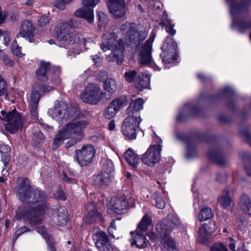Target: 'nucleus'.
Returning a JSON list of instances; mask_svg holds the SVG:
<instances>
[{"mask_svg": "<svg viewBox=\"0 0 251 251\" xmlns=\"http://www.w3.org/2000/svg\"><path fill=\"white\" fill-rule=\"evenodd\" d=\"M17 187L15 188L16 195L22 202L26 204L19 207L15 211V217L20 220L29 222L34 226L40 223L42 217L46 214L54 213L50 216L52 221L57 225L65 226L67 222V211L65 207H59L53 210L49 208L47 198L43 191L33 190L29 186L28 180L19 178L17 180Z\"/></svg>", "mask_w": 251, "mask_h": 251, "instance_id": "1", "label": "nucleus"}, {"mask_svg": "<svg viewBox=\"0 0 251 251\" xmlns=\"http://www.w3.org/2000/svg\"><path fill=\"white\" fill-rule=\"evenodd\" d=\"M88 125L84 120H74L65 125L56 135L53 148H57L66 139L72 138L66 144L69 148L80 141L84 136V131Z\"/></svg>", "mask_w": 251, "mask_h": 251, "instance_id": "2", "label": "nucleus"}, {"mask_svg": "<svg viewBox=\"0 0 251 251\" xmlns=\"http://www.w3.org/2000/svg\"><path fill=\"white\" fill-rule=\"evenodd\" d=\"M56 39L60 42V46L69 49L68 55L75 57L80 53L81 47H85L86 41L81 35L73 33L70 31L68 24H63L55 30Z\"/></svg>", "mask_w": 251, "mask_h": 251, "instance_id": "3", "label": "nucleus"}, {"mask_svg": "<svg viewBox=\"0 0 251 251\" xmlns=\"http://www.w3.org/2000/svg\"><path fill=\"white\" fill-rule=\"evenodd\" d=\"M229 7L230 13L233 20V25L239 32L247 29H251L250 37L251 40V23L245 21L247 14L248 7L251 0H243L238 2L237 0H226Z\"/></svg>", "mask_w": 251, "mask_h": 251, "instance_id": "4", "label": "nucleus"}, {"mask_svg": "<svg viewBox=\"0 0 251 251\" xmlns=\"http://www.w3.org/2000/svg\"><path fill=\"white\" fill-rule=\"evenodd\" d=\"M77 111L76 107H69L63 101H56L54 105L49 109L48 114L53 119L61 122L63 120L71 119L75 115Z\"/></svg>", "mask_w": 251, "mask_h": 251, "instance_id": "5", "label": "nucleus"}, {"mask_svg": "<svg viewBox=\"0 0 251 251\" xmlns=\"http://www.w3.org/2000/svg\"><path fill=\"white\" fill-rule=\"evenodd\" d=\"M151 220L147 215H145L139 224L135 232H130L131 239L130 242L131 246L136 245L139 249H142L147 246L148 242L146 239L143 233H145L149 226L151 224Z\"/></svg>", "mask_w": 251, "mask_h": 251, "instance_id": "6", "label": "nucleus"}, {"mask_svg": "<svg viewBox=\"0 0 251 251\" xmlns=\"http://www.w3.org/2000/svg\"><path fill=\"white\" fill-rule=\"evenodd\" d=\"M0 118L8 122L5 125V129L11 133L16 132L22 126V120L21 114L16 110L7 112L2 110Z\"/></svg>", "mask_w": 251, "mask_h": 251, "instance_id": "7", "label": "nucleus"}, {"mask_svg": "<svg viewBox=\"0 0 251 251\" xmlns=\"http://www.w3.org/2000/svg\"><path fill=\"white\" fill-rule=\"evenodd\" d=\"M142 120L139 116H129L126 117L122 125V132L124 135L130 140L136 137L137 129Z\"/></svg>", "mask_w": 251, "mask_h": 251, "instance_id": "8", "label": "nucleus"}, {"mask_svg": "<svg viewBox=\"0 0 251 251\" xmlns=\"http://www.w3.org/2000/svg\"><path fill=\"white\" fill-rule=\"evenodd\" d=\"M102 98L100 87L94 83L88 84L81 94V98L84 102L92 104H97Z\"/></svg>", "mask_w": 251, "mask_h": 251, "instance_id": "9", "label": "nucleus"}, {"mask_svg": "<svg viewBox=\"0 0 251 251\" xmlns=\"http://www.w3.org/2000/svg\"><path fill=\"white\" fill-rule=\"evenodd\" d=\"M169 39L170 41L168 42L167 39L164 43L162 48L163 51L161 54L163 61L166 63H171L176 59L177 56L176 43L172 38Z\"/></svg>", "mask_w": 251, "mask_h": 251, "instance_id": "10", "label": "nucleus"}, {"mask_svg": "<svg viewBox=\"0 0 251 251\" xmlns=\"http://www.w3.org/2000/svg\"><path fill=\"white\" fill-rule=\"evenodd\" d=\"M100 1V0H82L83 7L75 12V16L86 19L89 23H92L94 12L92 8L95 7Z\"/></svg>", "mask_w": 251, "mask_h": 251, "instance_id": "11", "label": "nucleus"}, {"mask_svg": "<svg viewBox=\"0 0 251 251\" xmlns=\"http://www.w3.org/2000/svg\"><path fill=\"white\" fill-rule=\"evenodd\" d=\"M95 154V150L91 145H86L80 150L75 151L76 160L81 166L89 164L92 161Z\"/></svg>", "mask_w": 251, "mask_h": 251, "instance_id": "12", "label": "nucleus"}, {"mask_svg": "<svg viewBox=\"0 0 251 251\" xmlns=\"http://www.w3.org/2000/svg\"><path fill=\"white\" fill-rule=\"evenodd\" d=\"M161 147L160 145L151 146L142 157V162L149 166H153L160 160Z\"/></svg>", "mask_w": 251, "mask_h": 251, "instance_id": "13", "label": "nucleus"}, {"mask_svg": "<svg viewBox=\"0 0 251 251\" xmlns=\"http://www.w3.org/2000/svg\"><path fill=\"white\" fill-rule=\"evenodd\" d=\"M154 39V35L148 40L144 46L142 47L140 53V62L143 65H148L151 61V50L152 43Z\"/></svg>", "mask_w": 251, "mask_h": 251, "instance_id": "14", "label": "nucleus"}, {"mask_svg": "<svg viewBox=\"0 0 251 251\" xmlns=\"http://www.w3.org/2000/svg\"><path fill=\"white\" fill-rule=\"evenodd\" d=\"M128 203L127 200L121 195L113 197L111 199V211L121 214L123 210L127 207Z\"/></svg>", "mask_w": 251, "mask_h": 251, "instance_id": "15", "label": "nucleus"}, {"mask_svg": "<svg viewBox=\"0 0 251 251\" xmlns=\"http://www.w3.org/2000/svg\"><path fill=\"white\" fill-rule=\"evenodd\" d=\"M96 240V245L99 251H110V243L106 233L102 231L97 232L94 235Z\"/></svg>", "mask_w": 251, "mask_h": 251, "instance_id": "16", "label": "nucleus"}, {"mask_svg": "<svg viewBox=\"0 0 251 251\" xmlns=\"http://www.w3.org/2000/svg\"><path fill=\"white\" fill-rule=\"evenodd\" d=\"M34 31V27L30 21H24L21 25L20 32L17 37H23L29 42H32Z\"/></svg>", "mask_w": 251, "mask_h": 251, "instance_id": "17", "label": "nucleus"}, {"mask_svg": "<svg viewBox=\"0 0 251 251\" xmlns=\"http://www.w3.org/2000/svg\"><path fill=\"white\" fill-rule=\"evenodd\" d=\"M216 229V223L213 221H210L208 224H204L199 229V237L200 241L201 243H205L206 241L207 235L214 232Z\"/></svg>", "mask_w": 251, "mask_h": 251, "instance_id": "18", "label": "nucleus"}, {"mask_svg": "<svg viewBox=\"0 0 251 251\" xmlns=\"http://www.w3.org/2000/svg\"><path fill=\"white\" fill-rule=\"evenodd\" d=\"M125 0H111V13L116 18H120L125 14Z\"/></svg>", "mask_w": 251, "mask_h": 251, "instance_id": "19", "label": "nucleus"}, {"mask_svg": "<svg viewBox=\"0 0 251 251\" xmlns=\"http://www.w3.org/2000/svg\"><path fill=\"white\" fill-rule=\"evenodd\" d=\"M111 54H112L113 61H116L117 64H121L124 59V42L119 40L117 44L112 46Z\"/></svg>", "mask_w": 251, "mask_h": 251, "instance_id": "20", "label": "nucleus"}, {"mask_svg": "<svg viewBox=\"0 0 251 251\" xmlns=\"http://www.w3.org/2000/svg\"><path fill=\"white\" fill-rule=\"evenodd\" d=\"M165 223L166 226L165 227V231L167 234H169L175 227L180 225V221L178 217L174 214H170L168 215L167 220H164L159 223L163 224Z\"/></svg>", "mask_w": 251, "mask_h": 251, "instance_id": "21", "label": "nucleus"}, {"mask_svg": "<svg viewBox=\"0 0 251 251\" xmlns=\"http://www.w3.org/2000/svg\"><path fill=\"white\" fill-rule=\"evenodd\" d=\"M53 89L52 86H41L40 88L35 87L34 90L32 92L30 99L29 101V105L38 106V102L40 98V95L37 90L40 92L45 93L52 91Z\"/></svg>", "mask_w": 251, "mask_h": 251, "instance_id": "22", "label": "nucleus"}, {"mask_svg": "<svg viewBox=\"0 0 251 251\" xmlns=\"http://www.w3.org/2000/svg\"><path fill=\"white\" fill-rule=\"evenodd\" d=\"M150 77L149 74L140 73L135 80L136 88L140 91L148 88L150 85Z\"/></svg>", "mask_w": 251, "mask_h": 251, "instance_id": "23", "label": "nucleus"}, {"mask_svg": "<svg viewBox=\"0 0 251 251\" xmlns=\"http://www.w3.org/2000/svg\"><path fill=\"white\" fill-rule=\"evenodd\" d=\"M144 103V101L141 98H138L132 101L127 108V114L131 116H139L138 112L143 108Z\"/></svg>", "mask_w": 251, "mask_h": 251, "instance_id": "24", "label": "nucleus"}, {"mask_svg": "<svg viewBox=\"0 0 251 251\" xmlns=\"http://www.w3.org/2000/svg\"><path fill=\"white\" fill-rule=\"evenodd\" d=\"M50 65L49 63L41 62L40 68L36 71L37 78L42 81H46L48 80L47 75L49 73Z\"/></svg>", "mask_w": 251, "mask_h": 251, "instance_id": "25", "label": "nucleus"}, {"mask_svg": "<svg viewBox=\"0 0 251 251\" xmlns=\"http://www.w3.org/2000/svg\"><path fill=\"white\" fill-rule=\"evenodd\" d=\"M165 223L163 224H157L156 226V232H149L147 235L151 240H156L158 239H164L167 234L165 231V227L166 225Z\"/></svg>", "mask_w": 251, "mask_h": 251, "instance_id": "26", "label": "nucleus"}, {"mask_svg": "<svg viewBox=\"0 0 251 251\" xmlns=\"http://www.w3.org/2000/svg\"><path fill=\"white\" fill-rule=\"evenodd\" d=\"M208 155L209 158L220 165H225L227 164L228 159L222 153L216 151H210Z\"/></svg>", "mask_w": 251, "mask_h": 251, "instance_id": "27", "label": "nucleus"}, {"mask_svg": "<svg viewBox=\"0 0 251 251\" xmlns=\"http://www.w3.org/2000/svg\"><path fill=\"white\" fill-rule=\"evenodd\" d=\"M124 156L126 160L130 165L134 168H136L137 166L139 161V157L132 149L130 148L128 149L125 153Z\"/></svg>", "mask_w": 251, "mask_h": 251, "instance_id": "28", "label": "nucleus"}, {"mask_svg": "<svg viewBox=\"0 0 251 251\" xmlns=\"http://www.w3.org/2000/svg\"><path fill=\"white\" fill-rule=\"evenodd\" d=\"M239 205L245 213L251 215V201L248 196L246 195L242 196Z\"/></svg>", "mask_w": 251, "mask_h": 251, "instance_id": "29", "label": "nucleus"}, {"mask_svg": "<svg viewBox=\"0 0 251 251\" xmlns=\"http://www.w3.org/2000/svg\"><path fill=\"white\" fill-rule=\"evenodd\" d=\"M162 242L164 251H179L174 241L169 236V234L165 235Z\"/></svg>", "mask_w": 251, "mask_h": 251, "instance_id": "30", "label": "nucleus"}, {"mask_svg": "<svg viewBox=\"0 0 251 251\" xmlns=\"http://www.w3.org/2000/svg\"><path fill=\"white\" fill-rule=\"evenodd\" d=\"M197 114V110L195 107H190L188 105H186L182 108L177 117L178 121H182L188 115H194Z\"/></svg>", "mask_w": 251, "mask_h": 251, "instance_id": "31", "label": "nucleus"}, {"mask_svg": "<svg viewBox=\"0 0 251 251\" xmlns=\"http://www.w3.org/2000/svg\"><path fill=\"white\" fill-rule=\"evenodd\" d=\"M232 200L227 191L223 192L218 198V202L220 206L226 208L230 206Z\"/></svg>", "mask_w": 251, "mask_h": 251, "instance_id": "32", "label": "nucleus"}, {"mask_svg": "<svg viewBox=\"0 0 251 251\" xmlns=\"http://www.w3.org/2000/svg\"><path fill=\"white\" fill-rule=\"evenodd\" d=\"M127 101L125 97H121L114 100L111 102V109H113L114 111H111V117L113 116L120 110L124 103Z\"/></svg>", "mask_w": 251, "mask_h": 251, "instance_id": "33", "label": "nucleus"}, {"mask_svg": "<svg viewBox=\"0 0 251 251\" xmlns=\"http://www.w3.org/2000/svg\"><path fill=\"white\" fill-rule=\"evenodd\" d=\"M94 180L96 184L100 185L101 186H107L109 183V175L107 172H104L102 174L95 176Z\"/></svg>", "mask_w": 251, "mask_h": 251, "instance_id": "34", "label": "nucleus"}, {"mask_svg": "<svg viewBox=\"0 0 251 251\" xmlns=\"http://www.w3.org/2000/svg\"><path fill=\"white\" fill-rule=\"evenodd\" d=\"M86 209L88 211V216L92 221H89V222H92L93 219H100L101 222H103V219L98 213L97 210L95 208L94 203H89L86 206Z\"/></svg>", "mask_w": 251, "mask_h": 251, "instance_id": "35", "label": "nucleus"}, {"mask_svg": "<svg viewBox=\"0 0 251 251\" xmlns=\"http://www.w3.org/2000/svg\"><path fill=\"white\" fill-rule=\"evenodd\" d=\"M97 79L102 82L104 89L107 92L110 91V80L108 74L106 72H100L97 76Z\"/></svg>", "mask_w": 251, "mask_h": 251, "instance_id": "36", "label": "nucleus"}, {"mask_svg": "<svg viewBox=\"0 0 251 251\" xmlns=\"http://www.w3.org/2000/svg\"><path fill=\"white\" fill-rule=\"evenodd\" d=\"M244 162L245 169L248 175L251 176V155L248 152H244L241 154Z\"/></svg>", "mask_w": 251, "mask_h": 251, "instance_id": "37", "label": "nucleus"}, {"mask_svg": "<svg viewBox=\"0 0 251 251\" xmlns=\"http://www.w3.org/2000/svg\"><path fill=\"white\" fill-rule=\"evenodd\" d=\"M213 216L212 210L208 207H204L201 209L198 216L200 221H204Z\"/></svg>", "mask_w": 251, "mask_h": 251, "instance_id": "38", "label": "nucleus"}, {"mask_svg": "<svg viewBox=\"0 0 251 251\" xmlns=\"http://www.w3.org/2000/svg\"><path fill=\"white\" fill-rule=\"evenodd\" d=\"M109 38L108 33H104L102 35V43L100 45L101 49L103 52H105L110 49Z\"/></svg>", "mask_w": 251, "mask_h": 251, "instance_id": "39", "label": "nucleus"}, {"mask_svg": "<svg viewBox=\"0 0 251 251\" xmlns=\"http://www.w3.org/2000/svg\"><path fill=\"white\" fill-rule=\"evenodd\" d=\"M11 50L13 53L18 57H22L25 55L21 51V48L17 44L16 41L12 43Z\"/></svg>", "mask_w": 251, "mask_h": 251, "instance_id": "40", "label": "nucleus"}, {"mask_svg": "<svg viewBox=\"0 0 251 251\" xmlns=\"http://www.w3.org/2000/svg\"><path fill=\"white\" fill-rule=\"evenodd\" d=\"M0 58L5 65L10 67L14 66V61L4 52L0 51Z\"/></svg>", "mask_w": 251, "mask_h": 251, "instance_id": "41", "label": "nucleus"}, {"mask_svg": "<svg viewBox=\"0 0 251 251\" xmlns=\"http://www.w3.org/2000/svg\"><path fill=\"white\" fill-rule=\"evenodd\" d=\"M154 197L156 201V206L159 209L164 208L165 206V202L160 195L156 192L154 194Z\"/></svg>", "mask_w": 251, "mask_h": 251, "instance_id": "42", "label": "nucleus"}, {"mask_svg": "<svg viewBox=\"0 0 251 251\" xmlns=\"http://www.w3.org/2000/svg\"><path fill=\"white\" fill-rule=\"evenodd\" d=\"M211 251H228L227 248L223 244L217 243L210 247Z\"/></svg>", "mask_w": 251, "mask_h": 251, "instance_id": "43", "label": "nucleus"}, {"mask_svg": "<svg viewBox=\"0 0 251 251\" xmlns=\"http://www.w3.org/2000/svg\"><path fill=\"white\" fill-rule=\"evenodd\" d=\"M136 75V72L135 71L132 70L126 72L125 74V76L127 81L130 82L134 81L135 82Z\"/></svg>", "mask_w": 251, "mask_h": 251, "instance_id": "44", "label": "nucleus"}, {"mask_svg": "<svg viewBox=\"0 0 251 251\" xmlns=\"http://www.w3.org/2000/svg\"><path fill=\"white\" fill-rule=\"evenodd\" d=\"M28 231H29V229L25 226H22L18 228L15 232L14 236L13 237L14 241H15L21 235Z\"/></svg>", "mask_w": 251, "mask_h": 251, "instance_id": "45", "label": "nucleus"}, {"mask_svg": "<svg viewBox=\"0 0 251 251\" xmlns=\"http://www.w3.org/2000/svg\"><path fill=\"white\" fill-rule=\"evenodd\" d=\"M37 107L38 106L29 105L31 118L33 121L38 120Z\"/></svg>", "mask_w": 251, "mask_h": 251, "instance_id": "46", "label": "nucleus"}, {"mask_svg": "<svg viewBox=\"0 0 251 251\" xmlns=\"http://www.w3.org/2000/svg\"><path fill=\"white\" fill-rule=\"evenodd\" d=\"M72 0H55L54 5L55 6L60 9H64L65 5L70 2Z\"/></svg>", "mask_w": 251, "mask_h": 251, "instance_id": "47", "label": "nucleus"}, {"mask_svg": "<svg viewBox=\"0 0 251 251\" xmlns=\"http://www.w3.org/2000/svg\"><path fill=\"white\" fill-rule=\"evenodd\" d=\"M50 22V19L46 16H41L38 20L39 25L41 27H44Z\"/></svg>", "mask_w": 251, "mask_h": 251, "instance_id": "48", "label": "nucleus"}, {"mask_svg": "<svg viewBox=\"0 0 251 251\" xmlns=\"http://www.w3.org/2000/svg\"><path fill=\"white\" fill-rule=\"evenodd\" d=\"M196 153V150L194 147L189 146L187 148L186 156L187 158H191L194 156Z\"/></svg>", "mask_w": 251, "mask_h": 251, "instance_id": "49", "label": "nucleus"}, {"mask_svg": "<svg viewBox=\"0 0 251 251\" xmlns=\"http://www.w3.org/2000/svg\"><path fill=\"white\" fill-rule=\"evenodd\" d=\"M7 90V84L2 79L0 78V96L4 95Z\"/></svg>", "mask_w": 251, "mask_h": 251, "instance_id": "50", "label": "nucleus"}, {"mask_svg": "<svg viewBox=\"0 0 251 251\" xmlns=\"http://www.w3.org/2000/svg\"><path fill=\"white\" fill-rule=\"evenodd\" d=\"M37 231L42 235L44 238L47 239L49 238V234L47 232L46 229L43 226H40L37 228Z\"/></svg>", "mask_w": 251, "mask_h": 251, "instance_id": "51", "label": "nucleus"}, {"mask_svg": "<svg viewBox=\"0 0 251 251\" xmlns=\"http://www.w3.org/2000/svg\"><path fill=\"white\" fill-rule=\"evenodd\" d=\"M1 161H2L4 164V167L3 169H5L6 168L9 162V156L7 153L2 154L1 155Z\"/></svg>", "mask_w": 251, "mask_h": 251, "instance_id": "52", "label": "nucleus"}, {"mask_svg": "<svg viewBox=\"0 0 251 251\" xmlns=\"http://www.w3.org/2000/svg\"><path fill=\"white\" fill-rule=\"evenodd\" d=\"M3 38V44L6 46L9 45L10 42V39L9 37V33L7 31H4L3 32L2 36Z\"/></svg>", "mask_w": 251, "mask_h": 251, "instance_id": "53", "label": "nucleus"}, {"mask_svg": "<svg viewBox=\"0 0 251 251\" xmlns=\"http://www.w3.org/2000/svg\"><path fill=\"white\" fill-rule=\"evenodd\" d=\"M166 31L169 33L170 34L174 35L176 34V31L174 29V25H173L170 23L168 25H166L165 27Z\"/></svg>", "mask_w": 251, "mask_h": 251, "instance_id": "54", "label": "nucleus"}, {"mask_svg": "<svg viewBox=\"0 0 251 251\" xmlns=\"http://www.w3.org/2000/svg\"><path fill=\"white\" fill-rule=\"evenodd\" d=\"M11 151L10 147L6 145H3L0 146V152L2 154L7 153Z\"/></svg>", "mask_w": 251, "mask_h": 251, "instance_id": "55", "label": "nucleus"}, {"mask_svg": "<svg viewBox=\"0 0 251 251\" xmlns=\"http://www.w3.org/2000/svg\"><path fill=\"white\" fill-rule=\"evenodd\" d=\"M241 134L246 138L247 141L248 142L251 146V135H250V133L248 131H245L242 132Z\"/></svg>", "mask_w": 251, "mask_h": 251, "instance_id": "56", "label": "nucleus"}, {"mask_svg": "<svg viewBox=\"0 0 251 251\" xmlns=\"http://www.w3.org/2000/svg\"><path fill=\"white\" fill-rule=\"evenodd\" d=\"M135 34H137L139 35V36L138 37V39H135V41H143L145 38L146 37V35H147V33H146L145 31H144V32H142V35H141L140 34L137 32H135Z\"/></svg>", "mask_w": 251, "mask_h": 251, "instance_id": "57", "label": "nucleus"}, {"mask_svg": "<svg viewBox=\"0 0 251 251\" xmlns=\"http://www.w3.org/2000/svg\"><path fill=\"white\" fill-rule=\"evenodd\" d=\"M117 88V82L115 80L111 79V91H115Z\"/></svg>", "mask_w": 251, "mask_h": 251, "instance_id": "58", "label": "nucleus"}, {"mask_svg": "<svg viewBox=\"0 0 251 251\" xmlns=\"http://www.w3.org/2000/svg\"><path fill=\"white\" fill-rule=\"evenodd\" d=\"M102 203L104 206L107 208V211L109 210V202L107 198L102 200Z\"/></svg>", "mask_w": 251, "mask_h": 251, "instance_id": "59", "label": "nucleus"}, {"mask_svg": "<svg viewBox=\"0 0 251 251\" xmlns=\"http://www.w3.org/2000/svg\"><path fill=\"white\" fill-rule=\"evenodd\" d=\"M55 197L63 200H65V196L63 192L60 191L55 195Z\"/></svg>", "mask_w": 251, "mask_h": 251, "instance_id": "60", "label": "nucleus"}, {"mask_svg": "<svg viewBox=\"0 0 251 251\" xmlns=\"http://www.w3.org/2000/svg\"><path fill=\"white\" fill-rule=\"evenodd\" d=\"M232 89L229 87H225L224 89V93L226 95L229 94L232 92Z\"/></svg>", "mask_w": 251, "mask_h": 251, "instance_id": "61", "label": "nucleus"}, {"mask_svg": "<svg viewBox=\"0 0 251 251\" xmlns=\"http://www.w3.org/2000/svg\"><path fill=\"white\" fill-rule=\"evenodd\" d=\"M39 122L40 123V124L41 125H42L43 127H44L45 128H46L47 129H51L52 128L49 125H47L46 124L43 123V122H42L43 121L41 119L40 120H39Z\"/></svg>", "mask_w": 251, "mask_h": 251, "instance_id": "62", "label": "nucleus"}, {"mask_svg": "<svg viewBox=\"0 0 251 251\" xmlns=\"http://www.w3.org/2000/svg\"><path fill=\"white\" fill-rule=\"evenodd\" d=\"M231 242L229 245V247L231 251H235V245L234 243L231 240Z\"/></svg>", "mask_w": 251, "mask_h": 251, "instance_id": "63", "label": "nucleus"}, {"mask_svg": "<svg viewBox=\"0 0 251 251\" xmlns=\"http://www.w3.org/2000/svg\"><path fill=\"white\" fill-rule=\"evenodd\" d=\"M53 81H54L53 83L54 84H58L60 83V79L58 77V74L55 75L54 79H53Z\"/></svg>", "mask_w": 251, "mask_h": 251, "instance_id": "64", "label": "nucleus"}]
</instances>
